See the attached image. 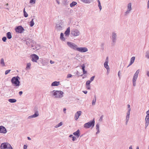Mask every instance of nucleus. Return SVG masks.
<instances>
[{"label": "nucleus", "instance_id": "54", "mask_svg": "<svg viewBox=\"0 0 149 149\" xmlns=\"http://www.w3.org/2000/svg\"><path fill=\"white\" fill-rule=\"evenodd\" d=\"M108 61H109L108 57H107L106 58V61H105V62H107V63H108Z\"/></svg>", "mask_w": 149, "mask_h": 149}, {"label": "nucleus", "instance_id": "39", "mask_svg": "<svg viewBox=\"0 0 149 149\" xmlns=\"http://www.w3.org/2000/svg\"><path fill=\"white\" fill-rule=\"evenodd\" d=\"M95 76H93L90 79V80H89L91 82L92 81H93L95 78Z\"/></svg>", "mask_w": 149, "mask_h": 149}, {"label": "nucleus", "instance_id": "8", "mask_svg": "<svg viewBox=\"0 0 149 149\" xmlns=\"http://www.w3.org/2000/svg\"><path fill=\"white\" fill-rule=\"evenodd\" d=\"M15 31L16 32L20 33H23L24 30V28L21 26H17L15 29Z\"/></svg>", "mask_w": 149, "mask_h": 149}, {"label": "nucleus", "instance_id": "47", "mask_svg": "<svg viewBox=\"0 0 149 149\" xmlns=\"http://www.w3.org/2000/svg\"><path fill=\"white\" fill-rule=\"evenodd\" d=\"M81 66L82 70H85V66L84 64H83L82 65H81Z\"/></svg>", "mask_w": 149, "mask_h": 149}, {"label": "nucleus", "instance_id": "20", "mask_svg": "<svg viewBox=\"0 0 149 149\" xmlns=\"http://www.w3.org/2000/svg\"><path fill=\"white\" fill-rule=\"evenodd\" d=\"M73 134L77 137H79L80 135V130H78L76 132L73 133Z\"/></svg>", "mask_w": 149, "mask_h": 149}, {"label": "nucleus", "instance_id": "52", "mask_svg": "<svg viewBox=\"0 0 149 149\" xmlns=\"http://www.w3.org/2000/svg\"><path fill=\"white\" fill-rule=\"evenodd\" d=\"M76 139V137L74 136H73L72 137V140L73 141H74Z\"/></svg>", "mask_w": 149, "mask_h": 149}, {"label": "nucleus", "instance_id": "16", "mask_svg": "<svg viewBox=\"0 0 149 149\" xmlns=\"http://www.w3.org/2000/svg\"><path fill=\"white\" fill-rule=\"evenodd\" d=\"M81 111H77L75 114V119L77 120L79 118V116L81 115Z\"/></svg>", "mask_w": 149, "mask_h": 149}, {"label": "nucleus", "instance_id": "7", "mask_svg": "<svg viewBox=\"0 0 149 149\" xmlns=\"http://www.w3.org/2000/svg\"><path fill=\"white\" fill-rule=\"evenodd\" d=\"M67 44L71 49L77 50V49L78 48L77 47V45L74 43L71 42H67Z\"/></svg>", "mask_w": 149, "mask_h": 149}, {"label": "nucleus", "instance_id": "25", "mask_svg": "<svg viewBox=\"0 0 149 149\" xmlns=\"http://www.w3.org/2000/svg\"><path fill=\"white\" fill-rule=\"evenodd\" d=\"M60 39L63 41H65V39L64 37V34L63 33H61Z\"/></svg>", "mask_w": 149, "mask_h": 149}, {"label": "nucleus", "instance_id": "41", "mask_svg": "<svg viewBox=\"0 0 149 149\" xmlns=\"http://www.w3.org/2000/svg\"><path fill=\"white\" fill-rule=\"evenodd\" d=\"M86 88L87 90H90L91 89V86L90 85H86Z\"/></svg>", "mask_w": 149, "mask_h": 149}, {"label": "nucleus", "instance_id": "42", "mask_svg": "<svg viewBox=\"0 0 149 149\" xmlns=\"http://www.w3.org/2000/svg\"><path fill=\"white\" fill-rule=\"evenodd\" d=\"M98 6L99 7V8L100 11H101V9H102V6L101 5L100 3H99V4H98Z\"/></svg>", "mask_w": 149, "mask_h": 149}, {"label": "nucleus", "instance_id": "33", "mask_svg": "<svg viewBox=\"0 0 149 149\" xmlns=\"http://www.w3.org/2000/svg\"><path fill=\"white\" fill-rule=\"evenodd\" d=\"M0 63L3 66L5 65V64L4 63V59L3 58H2L1 59Z\"/></svg>", "mask_w": 149, "mask_h": 149}, {"label": "nucleus", "instance_id": "21", "mask_svg": "<svg viewBox=\"0 0 149 149\" xmlns=\"http://www.w3.org/2000/svg\"><path fill=\"white\" fill-rule=\"evenodd\" d=\"M60 82L55 81L52 82L51 84L52 86H57L59 85Z\"/></svg>", "mask_w": 149, "mask_h": 149}, {"label": "nucleus", "instance_id": "64", "mask_svg": "<svg viewBox=\"0 0 149 149\" xmlns=\"http://www.w3.org/2000/svg\"><path fill=\"white\" fill-rule=\"evenodd\" d=\"M147 75L149 77V72L147 71Z\"/></svg>", "mask_w": 149, "mask_h": 149}, {"label": "nucleus", "instance_id": "23", "mask_svg": "<svg viewBox=\"0 0 149 149\" xmlns=\"http://www.w3.org/2000/svg\"><path fill=\"white\" fill-rule=\"evenodd\" d=\"M6 36L8 39H10L12 38V36L11 33L10 32H8L6 33Z\"/></svg>", "mask_w": 149, "mask_h": 149}, {"label": "nucleus", "instance_id": "46", "mask_svg": "<svg viewBox=\"0 0 149 149\" xmlns=\"http://www.w3.org/2000/svg\"><path fill=\"white\" fill-rule=\"evenodd\" d=\"M103 115H102L100 118L99 120L100 121H102V118H103Z\"/></svg>", "mask_w": 149, "mask_h": 149}, {"label": "nucleus", "instance_id": "43", "mask_svg": "<svg viewBox=\"0 0 149 149\" xmlns=\"http://www.w3.org/2000/svg\"><path fill=\"white\" fill-rule=\"evenodd\" d=\"M10 70H6L5 72V74L6 75L8 74L10 72Z\"/></svg>", "mask_w": 149, "mask_h": 149}, {"label": "nucleus", "instance_id": "56", "mask_svg": "<svg viewBox=\"0 0 149 149\" xmlns=\"http://www.w3.org/2000/svg\"><path fill=\"white\" fill-rule=\"evenodd\" d=\"M149 120H146V124H149Z\"/></svg>", "mask_w": 149, "mask_h": 149}, {"label": "nucleus", "instance_id": "6", "mask_svg": "<svg viewBox=\"0 0 149 149\" xmlns=\"http://www.w3.org/2000/svg\"><path fill=\"white\" fill-rule=\"evenodd\" d=\"M34 114L31 116L28 117V118H36L38 117L39 116V113L38 112V108L37 106H35L34 108Z\"/></svg>", "mask_w": 149, "mask_h": 149}, {"label": "nucleus", "instance_id": "5", "mask_svg": "<svg viewBox=\"0 0 149 149\" xmlns=\"http://www.w3.org/2000/svg\"><path fill=\"white\" fill-rule=\"evenodd\" d=\"M117 37V33L114 32H113L111 38L112 40L111 45L112 46H113L115 45L116 42Z\"/></svg>", "mask_w": 149, "mask_h": 149}, {"label": "nucleus", "instance_id": "24", "mask_svg": "<svg viewBox=\"0 0 149 149\" xmlns=\"http://www.w3.org/2000/svg\"><path fill=\"white\" fill-rule=\"evenodd\" d=\"M108 63H107V62H105L104 63V66L107 70V71L108 70H109L110 69L109 66L108 64Z\"/></svg>", "mask_w": 149, "mask_h": 149}, {"label": "nucleus", "instance_id": "58", "mask_svg": "<svg viewBox=\"0 0 149 149\" xmlns=\"http://www.w3.org/2000/svg\"><path fill=\"white\" fill-rule=\"evenodd\" d=\"M50 63H51V64H53L54 63V62L52 61V60L50 61Z\"/></svg>", "mask_w": 149, "mask_h": 149}, {"label": "nucleus", "instance_id": "34", "mask_svg": "<svg viewBox=\"0 0 149 149\" xmlns=\"http://www.w3.org/2000/svg\"><path fill=\"white\" fill-rule=\"evenodd\" d=\"M146 56L148 58H149V51H148L146 52Z\"/></svg>", "mask_w": 149, "mask_h": 149}, {"label": "nucleus", "instance_id": "38", "mask_svg": "<svg viewBox=\"0 0 149 149\" xmlns=\"http://www.w3.org/2000/svg\"><path fill=\"white\" fill-rule=\"evenodd\" d=\"M36 0H30L29 2L30 3H33L34 4L35 3Z\"/></svg>", "mask_w": 149, "mask_h": 149}, {"label": "nucleus", "instance_id": "49", "mask_svg": "<svg viewBox=\"0 0 149 149\" xmlns=\"http://www.w3.org/2000/svg\"><path fill=\"white\" fill-rule=\"evenodd\" d=\"M72 75L71 74H68L67 76V78H69L72 77Z\"/></svg>", "mask_w": 149, "mask_h": 149}, {"label": "nucleus", "instance_id": "30", "mask_svg": "<svg viewBox=\"0 0 149 149\" xmlns=\"http://www.w3.org/2000/svg\"><path fill=\"white\" fill-rule=\"evenodd\" d=\"M24 15V17H28V15L27 13L25 11V8L23 10Z\"/></svg>", "mask_w": 149, "mask_h": 149}, {"label": "nucleus", "instance_id": "15", "mask_svg": "<svg viewBox=\"0 0 149 149\" xmlns=\"http://www.w3.org/2000/svg\"><path fill=\"white\" fill-rule=\"evenodd\" d=\"M7 132L6 129L5 127L2 126H0V133L6 134Z\"/></svg>", "mask_w": 149, "mask_h": 149}, {"label": "nucleus", "instance_id": "45", "mask_svg": "<svg viewBox=\"0 0 149 149\" xmlns=\"http://www.w3.org/2000/svg\"><path fill=\"white\" fill-rule=\"evenodd\" d=\"M149 115H147L145 118V120H149Z\"/></svg>", "mask_w": 149, "mask_h": 149}, {"label": "nucleus", "instance_id": "17", "mask_svg": "<svg viewBox=\"0 0 149 149\" xmlns=\"http://www.w3.org/2000/svg\"><path fill=\"white\" fill-rule=\"evenodd\" d=\"M130 112H127L126 113V117L125 125H127V124L130 118Z\"/></svg>", "mask_w": 149, "mask_h": 149}, {"label": "nucleus", "instance_id": "53", "mask_svg": "<svg viewBox=\"0 0 149 149\" xmlns=\"http://www.w3.org/2000/svg\"><path fill=\"white\" fill-rule=\"evenodd\" d=\"M23 93V92L22 91H20L19 92V95L21 96Z\"/></svg>", "mask_w": 149, "mask_h": 149}, {"label": "nucleus", "instance_id": "61", "mask_svg": "<svg viewBox=\"0 0 149 149\" xmlns=\"http://www.w3.org/2000/svg\"><path fill=\"white\" fill-rule=\"evenodd\" d=\"M146 114H147V115H149V109L148 111L146 112Z\"/></svg>", "mask_w": 149, "mask_h": 149}, {"label": "nucleus", "instance_id": "9", "mask_svg": "<svg viewBox=\"0 0 149 149\" xmlns=\"http://www.w3.org/2000/svg\"><path fill=\"white\" fill-rule=\"evenodd\" d=\"M31 61L33 62H37V61L39 59V56L36 54H33L31 55Z\"/></svg>", "mask_w": 149, "mask_h": 149}, {"label": "nucleus", "instance_id": "10", "mask_svg": "<svg viewBox=\"0 0 149 149\" xmlns=\"http://www.w3.org/2000/svg\"><path fill=\"white\" fill-rule=\"evenodd\" d=\"M127 10L125 13V16L127 15L132 10L131 3H130L128 4L127 6Z\"/></svg>", "mask_w": 149, "mask_h": 149}, {"label": "nucleus", "instance_id": "1", "mask_svg": "<svg viewBox=\"0 0 149 149\" xmlns=\"http://www.w3.org/2000/svg\"><path fill=\"white\" fill-rule=\"evenodd\" d=\"M26 44L28 46H31V48L33 49L37 48L36 46V42L28 38L26 40Z\"/></svg>", "mask_w": 149, "mask_h": 149}, {"label": "nucleus", "instance_id": "12", "mask_svg": "<svg viewBox=\"0 0 149 149\" xmlns=\"http://www.w3.org/2000/svg\"><path fill=\"white\" fill-rule=\"evenodd\" d=\"M139 70H138L134 74L132 79V81H134V82L136 81L137 78L138 77V74H139Z\"/></svg>", "mask_w": 149, "mask_h": 149}, {"label": "nucleus", "instance_id": "18", "mask_svg": "<svg viewBox=\"0 0 149 149\" xmlns=\"http://www.w3.org/2000/svg\"><path fill=\"white\" fill-rule=\"evenodd\" d=\"M7 143H4L1 144L0 146L1 149H5L7 148Z\"/></svg>", "mask_w": 149, "mask_h": 149}, {"label": "nucleus", "instance_id": "59", "mask_svg": "<svg viewBox=\"0 0 149 149\" xmlns=\"http://www.w3.org/2000/svg\"><path fill=\"white\" fill-rule=\"evenodd\" d=\"M83 92L85 94H86L87 93V91H83Z\"/></svg>", "mask_w": 149, "mask_h": 149}, {"label": "nucleus", "instance_id": "51", "mask_svg": "<svg viewBox=\"0 0 149 149\" xmlns=\"http://www.w3.org/2000/svg\"><path fill=\"white\" fill-rule=\"evenodd\" d=\"M27 147V146L26 145H24V149H26Z\"/></svg>", "mask_w": 149, "mask_h": 149}, {"label": "nucleus", "instance_id": "2", "mask_svg": "<svg viewBox=\"0 0 149 149\" xmlns=\"http://www.w3.org/2000/svg\"><path fill=\"white\" fill-rule=\"evenodd\" d=\"M50 93H52L53 96H54L55 98H61L63 97L64 93L63 91H61L53 90L51 91Z\"/></svg>", "mask_w": 149, "mask_h": 149}, {"label": "nucleus", "instance_id": "37", "mask_svg": "<svg viewBox=\"0 0 149 149\" xmlns=\"http://www.w3.org/2000/svg\"><path fill=\"white\" fill-rule=\"evenodd\" d=\"M7 40V38L6 37H3L2 38V40L4 42H5Z\"/></svg>", "mask_w": 149, "mask_h": 149}, {"label": "nucleus", "instance_id": "48", "mask_svg": "<svg viewBox=\"0 0 149 149\" xmlns=\"http://www.w3.org/2000/svg\"><path fill=\"white\" fill-rule=\"evenodd\" d=\"M62 122H61L57 125H58V126L59 127L61 126L62 125Z\"/></svg>", "mask_w": 149, "mask_h": 149}, {"label": "nucleus", "instance_id": "40", "mask_svg": "<svg viewBox=\"0 0 149 149\" xmlns=\"http://www.w3.org/2000/svg\"><path fill=\"white\" fill-rule=\"evenodd\" d=\"M91 82L89 80H88L86 81V85H90Z\"/></svg>", "mask_w": 149, "mask_h": 149}, {"label": "nucleus", "instance_id": "62", "mask_svg": "<svg viewBox=\"0 0 149 149\" xmlns=\"http://www.w3.org/2000/svg\"><path fill=\"white\" fill-rule=\"evenodd\" d=\"M83 71L84 74H86L87 72V71H85V70H83Z\"/></svg>", "mask_w": 149, "mask_h": 149}, {"label": "nucleus", "instance_id": "31", "mask_svg": "<svg viewBox=\"0 0 149 149\" xmlns=\"http://www.w3.org/2000/svg\"><path fill=\"white\" fill-rule=\"evenodd\" d=\"M135 57L133 56L130 59V62H131V63H133L134 61V60H135Z\"/></svg>", "mask_w": 149, "mask_h": 149}, {"label": "nucleus", "instance_id": "44", "mask_svg": "<svg viewBox=\"0 0 149 149\" xmlns=\"http://www.w3.org/2000/svg\"><path fill=\"white\" fill-rule=\"evenodd\" d=\"M96 130H99V125L97 124L96 126Z\"/></svg>", "mask_w": 149, "mask_h": 149}, {"label": "nucleus", "instance_id": "22", "mask_svg": "<svg viewBox=\"0 0 149 149\" xmlns=\"http://www.w3.org/2000/svg\"><path fill=\"white\" fill-rule=\"evenodd\" d=\"M35 16H33V18H35ZM34 19L36 20V19L35 18H33L30 22L29 25L31 27H32L34 25Z\"/></svg>", "mask_w": 149, "mask_h": 149}, {"label": "nucleus", "instance_id": "29", "mask_svg": "<svg viewBox=\"0 0 149 149\" xmlns=\"http://www.w3.org/2000/svg\"><path fill=\"white\" fill-rule=\"evenodd\" d=\"M81 1L83 2L87 3H90L91 2V0H81Z\"/></svg>", "mask_w": 149, "mask_h": 149}, {"label": "nucleus", "instance_id": "36", "mask_svg": "<svg viewBox=\"0 0 149 149\" xmlns=\"http://www.w3.org/2000/svg\"><path fill=\"white\" fill-rule=\"evenodd\" d=\"M127 109H128V111L127 112H130L131 111V108H130V104H127Z\"/></svg>", "mask_w": 149, "mask_h": 149}, {"label": "nucleus", "instance_id": "3", "mask_svg": "<svg viewBox=\"0 0 149 149\" xmlns=\"http://www.w3.org/2000/svg\"><path fill=\"white\" fill-rule=\"evenodd\" d=\"M20 79L19 77L17 76L16 77H13L11 79V82L12 84H13V86L16 87H18L20 86V81H19Z\"/></svg>", "mask_w": 149, "mask_h": 149}, {"label": "nucleus", "instance_id": "4", "mask_svg": "<svg viewBox=\"0 0 149 149\" xmlns=\"http://www.w3.org/2000/svg\"><path fill=\"white\" fill-rule=\"evenodd\" d=\"M95 121L94 118L92 120L90 121L85 123L84 125V127L86 129H88L92 127H93L95 125Z\"/></svg>", "mask_w": 149, "mask_h": 149}, {"label": "nucleus", "instance_id": "63", "mask_svg": "<svg viewBox=\"0 0 149 149\" xmlns=\"http://www.w3.org/2000/svg\"><path fill=\"white\" fill-rule=\"evenodd\" d=\"M133 63H131V62H130V64H129V65H128L127 66V68H128V67H129V66H130V65H132Z\"/></svg>", "mask_w": 149, "mask_h": 149}, {"label": "nucleus", "instance_id": "57", "mask_svg": "<svg viewBox=\"0 0 149 149\" xmlns=\"http://www.w3.org/2000/svg\"><path fill=\"white\" fill-rule=\"evenodd\" d=\"M97 132H96V134H97L99 133L100 132L99 130H97Z\"/></svg>", "mask_w": 149, "mask_h": 149}, {"label": "nucleus", "instance_id": "50", "mask_svg": "<svg viewBox=\"0 0 149 149\" xmlns=\"http://www.w3.org/2000/svg\"><path fill=\"white\" fill-rule=\"evenodd\" d=\"M104 43H102L101 44V46L102 49H104Z\"/></svg>", "mask_w": 149, "mask_h": 149}, {"label": "nucleus", "instance_id": "19", "mask_svg": "<svg viewBox=\"0 0 149 149\" xmlns=\"http://www.w3.org/2000/svg\"><path fill=\"white\" fill-rule=\"evenodd\" d=\"M70 27L67 28L66 30L65 31L64 34L66 36H68L70 34Z\"/></svg>", "mask_w": 149, "mask_h": 149}, {"label": "nucleus", "instance_id": "13", "mask_svg": "<svg viewBox=\"0 0 149 149\" xmlns=\"http://www.w3.org/2000/svg\"><path fill=\"white\" fill-rule=\"evenodd\" d=\"M71 33L74 36H78L80 34L79 31L77 29H75L74 31H72Z\"/></svg>", "mask_w": 149, "mask_h": 149}, {"label": "nucleus", "instance_id": "32", "mask_svg": "<svg viewBox=\"0 0 149 149\" xmlns=\"http://www.w3.org/2000/svg\"><path fill=\"white\" fill-rule=\"evenodd\" d=\"M7 148L8 149H13L12 147L11 146V145L8 143H7Z\"/></svg>", "mask_w": 149, "mask_h": 149}, {"label": "nucleus", "instance_id": "27", "mask_svg": "<svg viewBox=\"0 0 149 149\" xmlns=\"http://www.w3.org/2000/svg\"><path fill=\"white\" fill-rule=\"evenodd\" d=\"M94 99L93 100L92 102V104L93 105H94L95 104V102L96 101V96L95 95L94 97Z\"/></svg>", "mask_w": 149, "mask_h": 149}, {"label": "nucleus", "instance_id": "55", "mask_svg": "<svg viewBox=\"0 0 149 149\" xmlns=\"http://www.w3.org/2000/svg\"><path fill=\"white\" fill-rule=\"evenodd\" d=\"M132 82L133 86H136V81L134 82V81H132Z\"/></svg>", "mask_w": 149, "mask_h": 149}, {"label": "nucleus", "instance_id": "14", "mask_svg": "<svg viewBox=\"0 0 149 149\" xmlns=\"http://www.w3.org/2000/svg\"><path fill=\"white\" fill-rule=\"evenodd\" d=\"M62 25V22H60L59 24H57L56 26V28L58 31L61 30L63 29V27L61 26Z\"/></svg>", "mask_w": 149, "mask_h": 149}, {"label": "nucleus", "instance_id": "60", "mask_svg": "<svg viewBox=\"0 0 149 149\" xmlns=\"http://www.w3.org/2000/svg\"><path fill=\"white\" fill-rule=\"evenodd\" d=\"M147 7L148 8H149V0H148V2Z\"/></svg>", "mask_w": 149, "mask_h": 149}, {"label": "nucleus", "instance_id": "35", "mask_svg": "<svg viewBox=\"0 0 149 149\" xmlns=\"http://www.w3.org/2000/svg\"><path fill=\"white\" fill-rule=\"evenodd\" d=\"M31 66V64L30 63H28L26 65V68L27 69H28V68L30 69Z\"/></svg>", "mask_w": 149, "mask_h": 149}, {"label": "nucleus", "instance_id": "26", "mask_svg": "<svg viewBox=\"0 0 149 149\" xmlns=\"http://www.w3.org/2000/svg\"><path fill=\"white\" fill-rule=\"evenodd\" d=\"M8 101L10 103H15L17 101V100L14 99H8Z\"/></svg>", "mask_w": 149, "mask_h": 149}, {"label": "nucleus", "instance_id": "11", "mask_svg": "<svg viewBox=\"0 0 149 149\" xmlns=\"http://www.w3.org/2000/svg\"><path fill=\"white\" fill-rule=\"evenodd\" d=\"M77 51L81 52H85L88 51V49L86 47H78Z\"/></svg>", "mask_w": 149, "mask_h": 149}, {"label": "nucleus", "instance_id": "28", "mask_svg": "<svg viewBox=\"0 0 149 149\" xmlns=\"http://www.w3.org/2000/svg\"><path fill=\"white\" fill-rule=\"evenodd\" d=\"M77 3L75 1H73L70 4V7H72L74 6H75L77 4Z\"/></svg>", "mask_w": 149, "mask_h": 149}]
</instances>
